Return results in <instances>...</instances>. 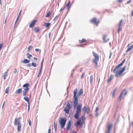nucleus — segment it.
Returning <instances> with one entry per match:
<instances>
[{
	"mask_svg": "<svg viewBox=\"0 0 133 133\" xmlns=\"http://www.w3.org/2000/svg\"><path fill=\"white\" fill-rule=\"evenodd\" d=\"M131 15V16H133V11H132Z\"/></svg>",
	"mask_w": 133,
	"mask_h": 133,
	"instance_id": "60",
	"label": "nucleus"
},
{
	"mask_svg": "<svg viewBox=\"0 0 133 133\" xmlns=\"http://www.w3.org/2000/svg\"><path fill=\"white\" fill-rule=\"evenodd\" d=\"M116 91V89H115L112 92V96L113 97H115V95Z\"/></svg>",
	"mask_w": 133,
	"mask_h": 133,
	"instance_id": "32",
	"label": "nucleus"
},
{
	"mask_svg": "<svg viewBox=\"0 0 133 133\" xmlns=\"http://www.w3.org/2000/svg\"><path fill=\"white\" fill-rule=\"evenodd\" d=\"M91 22L95 23L97 25L99 23L98 21H97L96 19V18H93L92 20L91 21Z\"/></svg>",
	"mask_w": 133,
	"mask_h": 133,
	"instance_id": "15",
	"label": "nucleus"
},
{
	"mask_svg": "<svg viewBox=\"0 0 133 133\" xmlns=\"http://www.w3.org/2000/svg\"><path fill=\"white\" fill-rule=\"evenodd\" d=\"M9 87H8L7 88L5 91V92L6 93H8V92L9 91Z\"/></svg>",
	"mask_w": 133,
	"mask_h": 133,
	"instance_id": "37",
	"label": "nucleus"
},
{
	"mask_svg": "<svg viewBox=\"0 0 133 133\" xmlns=\"http://www.w3.org/2000/svg\"><path fill=\"white\" fill-rule=\"evenodd\" d=\"M83 125L82 123L81 122L80 120H79L77 121L75 125L77 127H78L79 126H82Z\"/></svg>",
	"mask_w": 133,
	"mask_h": 133,
	"instance_id": "12",
	"label": "nucleus"
},
{
	"mask_svg": "<svg viewBox=\"0 0 133 133\" xmlns=\"http://www.w3.org/2000/svg\"><path fill=\"white\" fill-rule=\"evenodd\" d=\"M92 54L95 57V58L93 61V62L96 64V65L95 66V67L97 68L98 65L97 62L99 61V56L94 51L92 52Z\"/></svg>",
	"mask_w": 133,
	"mask_h": 133,
	"instance_id": "4",
	"label": "nucleus"
},
{
	"mask_svg": "<svg viewBox=\"0 0 133 133\" xmlns=\"http://www.w3.org/2000/svg\"><path fill=\"white\" fill-rule=\"evenodd\" d=\"M82 107V105L81 104H79L77 107L76 113L74 115L75 118L76 119H79V114L81 112Z\"/></svg>",
	"mask_w": 133,
	"mask_h": 133,
	"instance_id": "3",
	"label": "nucleus"
},
{
	"mask_svg": "<svg viewBox=\"0 0 133 133\" xmlns=\"http://www.w3.org/2000/svg\"><path fill=\"white\" fill-rule=\"evenodd\" d=\"M39 30V28L38 27H35L34 29V31L37 32H38Z\"/></svg>",
	"mask_w": 133,
	"mask_h": 133,
	"instance_id": "22",
	"label": "nucleus"
},
{
	"mask_svg": "<svg viewBox=\"0 0 133 133\" xmlns=\"http://www.w3.org/2000/svg\"><path fill=\"white\" fill-rule=\"evenodd\" d=\"M81 119L83 121L85 120V116H82L81 117Z\"/></svg>",
	"mask_w": 133,
	"mask_h": 133,
	"instance_id": "39",
	"label": "nucleus"
},
{
	"mask_svg": "<svg viewBox=\"0 0 133 133\" xmlns=\"http://www.w3.org/2000/svg\"><path fill=\"white\" fill-rule=\"evenodd\" d=\"M70 3H71L69 1V2L68 4L66 5L67 8L68 9H69L70 7V6H71V5H70Z\"/></svg>",
	"mask_w": 133,
	"mask_h": 133,
	"instance_id": "26",
	"label": "nucleus"
},
{
	"mask_svg": "<svg viewBox=\"0 0 133 133\" xmlns=\"http://www.w3.org/2000/svg\"><path fill=\"white\" fill-rule=\"evenodd\" d=\"M44 24L46 27H47L50 25V23L45 22L44 23Z\"/></svg>",
	"mask_w": 133,
	"mask_h": 133,
	"instance_id": "31",
	"label": "nucleus"
},
{
	"mask_svg": "<svg viewBox=\"0 0 133 133\" xmlns=\"http://www.w3.org/2000/svg\"><path fill=\"white\" fill-rule=\"evenodd\" d=\"M127 93V91L125 90H124L121 92V94L119 96L118 100L119 101H120L121 99L122 98V96L123 95L124 96Z\"/></svg>",
	"mask_w": 133,
	"mask_h": 133,
	"instance_id": "7",
	"label": "nucleus"
},
{
	"mask_svg": "<svg viewBox=\"0 0 133 133\" xmlns=\"http://www.w3.org/2000/svg\"><path fill=\"white\" fill-rule=\"evenodd\" d=\"M111 55L112 54L111 53H110V56L109 57V58H111Z\"/></svg>",
	"mask_w": 133,
	"mask_h": 133,
	"instance_id": "56",
	"label": "nucleus"
},
{
	"mask_svg": "<svg viewBox=\"0 0 133 133\" xmlns=\"http://www.w3.org/2000/svg\"><path fill=\"white\" fill-rule=\"evenodd\" d=\"M131 1V0H129V1H128L127 2V4H128Z\"/></svg>",
	"mask_w": 133,
	"mask_h": 133,
	"instance_id": "46",
	"label": "nucleus"
},
{
	"mask_svg": "<svg viewBox=\"0 0 133 133\" xmlns=\"http://www.w3.org/2000/svg\"><path fill=\"white\" fill-rule=\"evenodd\" d=\"M66 121V118H61L59 120V122L60 123V125L61 128H64Z\"/></svg>",
	"mask_w": 133,
	"mask_h": 133,
	"instance_id": "6",
	"label": "nucleus"
},
{
	"mask_svg": "<svg viewBox=\"0 0 133 133\" xmlns=\"http://www.w3.org/2000/svg\"><path fill=\"white\" fill-rule=\"evenodd\" d=\"M54 129L55 131L56 130L57 128V126L56 124H55V122L54 121Z\"/></svg>",
	"mask_w": 133,
	"mask_h": 133,
	"instance_id": "33",
	"label": "nucleus"
},
{
	"mask_svg": "<svg viewBox=\"0 0 133 133\" xmlns=\"http://www.w3.org/2000/svg\"><path fill=\"white\" fill-rule=\"evenodd\" d=\"M42 67H41V68H40V70H39L40 71H42Z\"/></svg>",
	"mask_w": 133,
	"mask_h": 133,
	"instance_id": "57",
	"label": "nucleus"
},
{
	"mask_svg": "<svg viewBox=\"0 0 133 133\" xmlns=\"http://www.w3.org/2000/svg\"><path fill=\"white\" fill-rule=\"evenodd\" d=\"M107 35H104V36L103 38V39L104 41L105 42H107L109 40V38L107 39H106V38L107 37Z\"/></svg>",
	"mask_w": 133,
	"mask_h": 133,
	"instance_id": "18",
	"label": "nucleus"
},
{
	"mask_svg": "<svg viewBox=\"0 0 133 133\" xmlns=\"http://www.w3.org/2000/svg\"><path fill=\"white\" fill-rule=\"evenodd\" d=\"M18 125L17 128V131L18 132H19L21 131V124H19Z\"/></svg>",
	"mask_w": 133,
	"mask_h": 133,
	"instance_id": "21",
	"label": "nucleus"
},
{
	"mask_svg": "<svg viewBox=\"0 0 133 133\" xmlns=\"http://www.w3.org/2000/svg\"><path fill=\"white\" fill-rule=\"evenodd\" d=\"M83 92V90L82 89H81L79 91V92L78 94V95L79 96H81V95Z\"/></svg>",
	"mask_w": 133,
	"mask_h": 133,
	"instance_id": "24",
	"label": "nucleus"
},
{
	"mask_svg": "<svg viewBox=\"0 0 133 133\" xmlns=\"http://www.w3.org/2000/svg\"><path fill=\"white\" fill-rule=\"evenodd\" d=\"M34 59L35 60H37V58L36 57H35L34 58Z\"/></svg>",
	"mask_w": 133,
	"mask_h": 133,
	"instance_id": "58",
	"label": "nucleus"
},
{
	"mask_svg": "<svg viewBox=\"0 0 133 133\" xmlns=\"http://www.w3.org/2000/svg\"><path fill=\"white\" fill-rule=\"evenodd\" d=\"M62 10V8H61V9H60V11H61Z\"/></svg>",
	"mask_w": 133,
	"mask_h": 133,
	"instance_id": "63",
	"label": "nucleus"
},
{
	"mask_svg": "<svg viewBox=\"0 0 133 133\" xmlns=\"http://www.w3.org/2000/svg\"><path fill=\"white\" fill-rule=\"evenodd\" d=\"M27 102L28 105H30V102L29 101H26Z\"/></svg>",
	"mask_w": 133,
	"mask_h": 133,
	"instance_id": "53",
	"label": "nucleus"
},
{
	"mask_svg": "<svg viewBox=\"0 0 133 133\" xmlns=\"http://www.w3.org/2000/svg\"><path fill=\"white\" fill-rule=\"evenodd\" d=\"M133 47V44L131 45L128 48V49L126 51V52H129V51H130L132 49V48Z\"/></svg>",
	"mask_w": 133,
	"mask_h": 133,
	"instance_id": "25",
	"label": "nucleus"
},
{
	"mask_svg": "<svg viewBox=\"0 0 133 133\" xmlns=\"http://www.w3.org/2000/svg\"><path fill=\"white\" fill-rule=\"evenodd\" d=\"M6 17L5 19V22H4V23L5 24L6 22Z\"/></svg>",
	"mask_w": 133,
	"mask_h": 133,
	"instance_id": "61",
	"label": "nucleus"
},
{
	"mask_svg": "<svg viewBox=\"0 0 133 133\" xmlns=\"http://www.w3.org/2000/svg\"><path fill=\"white\" fill-rule=\"evenodd\" d=\"M98 109H98V107H97L96 108V110H95L96 112H97V111L98 110Z\"/></svg>",
	"mask_w": 133,
	"mask_h": 133,
	"instance_id": "47",
	"label": "nucleus"
},
{
	"mask_svg": "<svg viewBox=\"0 0 133 133\" xmlns=\"http://www.w3.org/2000/svg\"><path fill=\"white\" fill-rule=\"evenodd\" d=\"M71 121H69L68 123L67 127L66 128V129L67 131H69L70 129V128L71 127Z\"/></svg>",
	"mask_w": 133,
	"mask_h": 133,
	"instance_id": "13",
	"label": "nucleus"
},
{
	"mask_svg": "<svg viewBox=\"0 0 133 133\" xmlns=\"http://www.w3.org/2000/svg\"><path fill=\"white\" fill-rule=\"evenodd\" d=\"M29 122V124L30 126V125H31V121H30V120Z\"/></svg>",
	"mask_w": 133,
	"mask_h": 133,
	"instance_id": "52",
	"label": "nucleus"
},
{
	"mask_svg": "<svg viewBox=\"0 0 133 133\" xmlns=\"http://www.w3.org/2000/svg\"><path fill=\"white\" fill-rule=\"evenodd\" d=\"M69 108H68L67 107H65L64 109V111L65 112L66 114H68L69 112Z\"/></svg>",
	"mask_w": 133,
	"mask_h": 133,
	"instance_id": "19",
	"label": "nucleus"
},
{
	"mask_svg": "<svg viewBox=\"0 0 133 133\" xmlns=\"http://www.w3.org/2000/svg\"><path fill=\"white\" fill-rule=\"evenodd\" d=\"M43 61H44L43 59L41 63H43Z\"/></svg>",
	"mask_w": 133,
	"mask_h": 133,
	"instance_id": "62",
	"label": "nucleus"
},
{
	"mask_svg": "<svg viewBox=\"0 0 133 133\" xmlns=\"http://www.w3.org/2000/svg\"><path fill=\"white\" fill-rule=\"evenodd\" d=\"M77 89L76 88L74 90V108H76L78 105V96L77 95Z\"/></svg>",
	"mask_w": 133,
	"mask_h": 133,
	"instance_id": "2",
	"label": "nucleus"
},
{
	"mask_svg": "<svg viewBox=\"0 0 133 133\" xmlns=\"http://www.w3.org/2000/svg\"><path fill=\"white\" fill-rule=\"evenodd\" d=\"M32 48V46L31 45L29 46L27 48L28 52H29L30 50V49H31Z\"/></svg>",
	"mask_w": 133,
	"mask_h": 133,
	"instance_id": "36",
	"label": "nucleus"
},
{
	"mask_svg": "<svg viewBox=\"0 0 133 133\" xmlns=\"http://www.w3.org/2000/svg\"><path fill=\"white\" fill-rule=\"evenodd\" d=\"M58 17V16H56L55 17V18H54V19H53V21H55L56 20V18H57V17Z\"/></svg>",
	"mask_w": 133,
	"mask_h": 133,
	"instance_id": "41",
	"label": "nucleus"
},
{
	"mask_svg": "<svg viewBox=\"0 0 133 133\" xmlns=\"http://www.w3.org/2000/svg\"><path fill=\"white\" fill-rule=\"evenodd\" d=\"M52 12L50 11L48 12L46 14V15L45 16L46 17H48L51 14Z\"/></svg>",
	"mask_w": 133,
	"mask_h": 133,
	"instance_id": "28",
	"label": "nucleus"
},
{
	"mask_svg": "<svg viewBox=\"0 0 133 133\" xmlns=\"http://www.w3.org/2000/svg\"><path fill=\"white\" fill-rule=\"evenodd\" d=\"M41 71H39V75H38V77L39 76V75H40V74L41 73Z\"/></svg>",
	"mask_w": 133,
	"mask_h": 133,
	"instance_id": "55",
	"label": "nucleus"
},
{
	"mask_svg": "<svg viewBox=\"0 0 133 133\" xmlns=\"http://www.w3.org/2000/svg\"><path fill=\"white\" fill-rule=\"evenodd\" d=\"M32 65V66L34 67H36L37 66L36 64L34 62H32L31 64Z\"/></svg>",
	"mask_w": 133,
	"mask_h": 133,
	"instance_id": "38",
	"label": "nucleus"
},
{
	"mask_svg": "<svg viewBox=\"0 0 133 133\" xmlns=\"http://www.w3.org/2000/svg\"><path fill=\"white\" fill-rule=\"evenodd\" d=\"M35 50L36 52H38L39 51V50L38 49H35Z\"/></svg>",
	"mask_w": 133,
	"mask_h": 133,
	"instance_id": "49",
	"label": "nucleus"
},
{
	"mask_svg": "<svg viewBox=\"0 0 133 133\" xmlns=\"http://www.w3.org/2000/svg\"><path fill=\"white\" fill-rule=\"evenodd\" d=\"M30 62L29 60H28L26 59H24L23 61H21V62L22 63H29Z\"/></svg>",
	"mask_w": 133,
	"mask_h": 133,
	"instance_id": "16",
	"label": "nucleus"
},
{
	"mask_svg": "<svg viewBox=\"0 0 133 133\" xmlns=\"http://www.w3.org/2000/svg\"><path fill=\"white\" fill-rule=\"evenodd\" d=\"M27 66L28 67H30L31 66V63H29L28 64Z\"/></svg>",
	"mask_w": 133,
	"mask_h": 133,
	"instance_id": "43",
	"label": "nucleus"
},
{
	"mask_svg": "<svg viewBox=\"0 0 133 133\" xmlns=\"http://www.w3.org/2000/svg\"><path fill=\"white\" fill-rule=\"evenodd\" d=\"M19 17H17V18L16 19V22H15V24H16V23L18 21V19H19Z\"/></svg>",
	"mask_w": 133,
	"mask_h": 133,
	"instance_id": "44",
	"label": "nucleus"
},
{
	"mask_svg": "<svg viewBox=\"0 0 133 133\" xmlns=\"http://www.w3.org/2000/svg\"><path fill=\"white\" fill-rule=\"evenodd\" d=\"M22 88H20L16 90L15 92V94H19L22 91Z\"/></svg>",
	"mask_w": 133,
	"mask_h": 133,
	"instance_id": "17",
	"label": "nucleus"
},
{
	"mask_svg": "<svg viewBox=\"0 0 133 133\" xmlns=\"http://www.w3.org/2000/svg\"><path fill=\"white\" fill-rule=\"evenodd\" d=\"M43 63H41V67H43Z\"/></svg>",
	"mask_w": 133,
	"mask_h": 133,
	"instance_id": "59",
	"label": "nucleus"
},
{
	"mask_svg": "<svg viewBox=\"0 0 133 133\" xmlns=\"http://www.w3.org/2000/svg\"><path fill=\"white\" fill-rule=\"evenodd\" d=\"M95 115L96 116H97L98 115V114L97 112H96V113L95 114Z\"/></svg>",
	"mask_w": 133,
	"mask_h": 133,
	"instance_id": "50",
	"label": "nucleus"
},
{
	"mask_svg": "<svg viewBox=\"0 0 133 133\" xmlns=\"http://www.w3.org/2000/svg\"><path fill=\"white\" fill-rule=\"evenodd\" d=\"M125 61V59H124L123 61H122L121 63L116 66L115 68L113 70V72L115 73V76L116 77H118V76H120L125 71V66L123 67L122 70H118V69L123 65Z\"/></svg>",
	"mask_w": 133,
	"mask_h": 133,
	"instance_id": "1",
	"label": "nucleus"
},
{
	"mask_svg": "<svg viewBox=\"0 0 133 133\" xmlns=\"http://www.w3.org/2000/svg\"><path fill=\"white\" fill-rule=\"evenodd\" d=\"M0 4H2L1 0H0Z\"/></svg>",
	"mask_w": 133,
	"mask_h": 133,
	"instance_id": "64",
	"label": "nucleus"
},
{
	"mask_svg": "<svg viewBox=\"0 0 133 133\" xmlns=\"http://www.w3.org/2000/svg\"><path fill=\"white\" fill-rule=\"evenodd\" d=\"M9 70V69H8L7 70L4 74V75L3 76V77L4 78V79L5 80L6 78V76H7V74L8 73V71Z\"/></svg>",
	"mask_w": 133,
	"mask_h": 133,
	"instance_id": "20",
	"label": "nucleus"
},
{
	"mask_svg": "<svg viewBox=\"0 0 133 133\" xmlns=\"http://www.w3.org/2000/svg\"><path fill=\"white\" fill-rule=\"evenodd\" d=\"M17 72V69H16L15 68V69L14 71V74H15Z\"/></svg>",
	"mask_w": 133,
	"mask_h": 133,
	"instance_id": "42",
	"label": "nucleus"
},
{
	"mask_svg": "<svg viewBox=\"0 0 133 133\" xmlns=\"http://www.w3.org/2000/svg\"><path fill=\"white\" fill-rule=\"evenodd\" d=\"M90 109L89 107H87L86 106H84L83 108V111L84 113H87L88 114L89 113Z\"/></svg>",
	"mask_w": 133,
	"mask_h": 133,
	"instance_id": "8",
	"label": "nucleus"
},
{
	"mask_svg": "<svg viewBox=\"0 0 133 133\" xmlns=\"http://www.w3.org/2000/svg\"><path fill=\"white\" fill-rule=\"evenodd\" d=\"M84 75H85V73L84 72H83L81 76V77L82 78H84Z\"/></svg>",
	"mask_w": 133,
	"mask_h": 133,
	"instance_id": "40",
	"label": "nucleus"
},
{
	"mask_svg": "<svg viewBox=\"0 0 133 133\" xmlns=\"http://www.w3.org/2000/svg\"><path fill=\"white\" fill-rule=\"evenodd\" d=\"M51 131V130L50 129V128L49 129H48V133H50V132Z\"/></svg>",
	"mask_w": 133,
	"mask_h": 133,
	"instance_id": "48",
	"label": "nucleus"
},
{
	"mask_svg": "<svg viewBox=\"0 0 133 133\" xmlns=\"http://www.w3.org/2000/svg\"><path fill=\"white\" fill-rule=\"evenodd\" d=\"M66 107L67 108L68 107L69 109H70L71 108L70 105L68 102L67 103Z\"/></svg>",
	"mask_w": 133,
	"mask_h": 133,
	"instance_id": "34",
	"label": "nucleus"
},
{
	"mask_svg": "<svg viewBox=\"0 0 133 133\" xmlns=\"http://www.w3.org/2000/svg\"><path fill=\"white\" fill-rule=\"evenodd\" d=\"M107 130H105V133H110V130L112 128L111 124H110L107 126Z\"/></svg>",
	"mask_w": 133,
	"mask_h": 133,
	"instance_id": "11",
	"label": "nucleus"
},
{
	"mask_svg": "<svg viewBox=\"0 0 133 133\" xmlns=\"http://www.w3.org/2000/svg\"><path fill=\"white\" fill-rule=\"evenodd\" d=\"M51 32H50L49 34V38H50V36L51 35Z\"/></svg>",
	"mask_w": 133,
	"mask_h": 133,
	"instance_id": "51",
	"label": "nucleus"
},
{
	"mask_svg": "<svg viewBox=\"0 0 133 133\" xmlns=\"http://www.w3.org/2000/svg\"><path fill=\"white\" fill-rule=\"evenodd\" d=\"M113 76H114L112 75H111L110 76L109 78V79L108 81V82H109L113 78Z\"/></svg>",
	"mask_w": 133,
	"mask_h": 133,
	"instance_id": "30",
	"label": "nucleus"
},
{
	"mask_svg": "<svg viewBox=\"0 0 133 133\" xmlns=\"http://www.w3.org/2000/svg\"><path fill=\"white\" fill-rule=\"evenodd\" d=\"M24 99L26 101H29L28 97L27 96H24Z\"/></svg>",
	"mask_w": 133,
	"mask_h": 133,
	"instance_id": "35",
	"label": "nucleus"
},
{
	"mask_svg": "<svg viewBox=\"0 0 133 133\" xmlns=\"http://www.w3.org/2000/svg\"><path fill=\"white\" fill-rule=\"evenodd\" d=\"M123 0H118V1L120 3H122Z\"/></svg>",
	"mask_w": 133,
	"mask_h": 133,
	"instance_id": "45",
	"label": "nucleus"
},
{
	"mask_svg": "<svg viewBox=\"0 0 133 133\" xmlns=\"http://www.w3.org/2000/svg\"><path fill=\"white\" fill-rule=\"evenodd\" d=\"M20 117H19L18 118H16L15 119L14 121V124L15 125H17L19 124H21L20 121Z\"/></svg>",
	"mask_w": 133,
	"mask_h": 133,
	"instance_id": "9",
	"label": "nucleus"
},
{
	"mask_svg": "<svg viewBox=\"0 0 133 133\" xmlns=\"http://www.w3.org/2000/svg\"><path fill=\"white\" fill-rule=\"evenodd\" d=\"M123 22L122 20H121L119 23L118 25V32L119 34L120 31L122 29V24Z\"/></svg>",
	"mask_w": 133,
	"mask_h": 133,
	"instance_id": "10",
	"label": "nucleus"
},
{
	"mask_svg": "<svg viewBox=\"0 0 133 133\" xmlns=\"http://www.w3.org/2000/svg\"><path fill=\"white\" fill-rule=\"evenodd\" d=\"M36 20H35L32 21L30 24L29 25V27L30 28H32V26H34V25L36 23Z\"/></svg>",
	"mask_w": 133,
	"mask_h": 133,
	"instance_id": "14",
	"label": "nucleus"
},
{
	"mask_svg": "<svg viewBox=\"0 0 133 133\" xmlns=\"http://www.w3.org/2000/svg\"><path fill=\"white\" fill-rule=\"evenodd\" d=\"M27 57L28 58H30L31 57H32V55L29 54V53H27L26 55Z\"/></svg>",
	"mask_w": 133,
	"mask_h": 133,
	"instance_id": "29",
	"label": "nucleus"
},
{
	"mask_svg": "<svg viewBox=\"0 0 133 133\" xmlns=\"http://www.w3.org/2000/svg\"><path fill=\"white\" fill-rule=\"evenodd\" d=\"M5 103V102H4L3 103V105L2 106V108H3V107H4Z\"/></svg>",
	"mask_w": 133,
	"mask_h": 133,
	"instance_id": "54",
	"label": "nucleus"
},
{
	"mask_svg": "<svg viewBox=\"0 0 133 133\" xmlns=\"http://www.w3.org/2000/svg\"><path fill=\"white\" fill-rule=\"evenodd\" d=\"M29 86V84L28 83H27L24 84L23 87L24 88H25L24 89L23 91V95L24 96L27 95H26V93L29 91V88H28Z\"/></svg>",
	"mask_w": 133,
	"mask_h": 133,
	"instance_id": "5",
	"label": "nucleus"
},
{
	"mask_svg": "<svg viewBox=\"0 0 133 133\" xmlns=\"http://www.w3.org/2000/svg\"><path fill=\"white\" fill-rule=\"evenodd\" d=\"M80 43H82L87 41L86 39L85 38H83L82 40H79Z\"/></svg>",
	"mask_w": 133,
	"mask_h": 133,
	"instance_id": "27",
	"label": "nucleus"
},
{
	"mask_svg": "<svg viewBox=\"0 0 133 133\" xmlns=\"http://www.w3.org/2000/svg\"><path fill=\"white\" fill-rule=\"evenodd\" d=\"M93 76L92 75H91L90 76V83L91 84H92V81H93Z\"/></svg>",
	"mask_w": 133,
	"mask_h": 133,
	"instance_id": "23",
	"label": "nucleus"
}]
</instances>
